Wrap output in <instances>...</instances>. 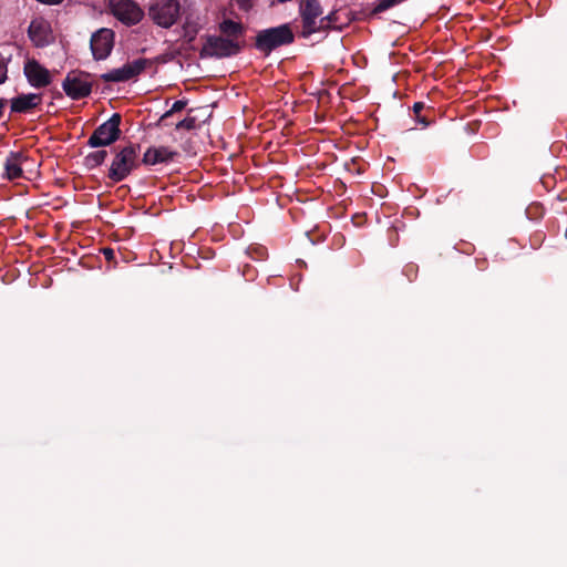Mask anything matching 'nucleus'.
<instances>
[{"mask_svg":"<svg viewBox=\"0 0 567 567\" xmlns=\"http://www.w3.org/2000/svg\"><path fill=\"white\" fill-rule=\"evenodd\" d=\"M140 148L138 144L131 143L115 153L107 173V177L113 183L124 181L133 171L140 167Z\"/></svg>","mask_w":567,"mask_h":567,"instance_id":"nucleus-1","label":"nucleus"},{"mask_svg":"<svg viewBox=\"0 0 567 567\" xmlns=\"http://www.w3.org/2000/svg\"><path fill=\"white\" fill-rule=\"evenodd\" d=\"M295 42V34L289 23L260 30L255 39V48L269 55L274 50L290 45Z\"/></svg>","mask_w":567,"mask_h":567,"instance_id":"nucleus-2","label":"nucleus"},{"mask_svg":"<svg viewBox=\"0 0 567 567\" xmlns=\"http://www.w3.org/2000/svg\"><path fill=\"white\" fill-rule=\"evenodd\" d=\"M244 43L235 39H226L223 35H206V41L199 51L202 59H224L237 55L241 52Z\"/></svg>","mask_w":567,"mask_h":567,"instance_id":"nucleus-3","label":"nucleus"},{"mask_svg":"<svg viewBox=\"0 0 567 567\" xmlns=\"http://www.w3.org/2000/svg\"><path fill=\"white\" fill-rule=\"evenodd\" d=\"M122 116L114 113L107 121L99 125L87 140V145L93 148L110 146L115 143L122 134L120 128Z\"/></svg>","mask_w":567,"mask_h":567,"instance_id":"nucleus-4","label":"nucleus"},{"mask_svg":"<svg viewBox=\"0 0 567 567\" xmlns=\"http://www.w3.org/2000/svg\"><path fill=\"white\" fill-rule=\"evenodd\" d=\"M181 13L178 0H155L148 8V16L158 27L168 29L177 22Z\"/></svg>","mask_w":567,"mask_h":567,"instance_id":"nucleus-5","label":"nucleus"},{"mask_svg":"<svg viewBox=\"0 0 567 567\" xmlns=\"http://www.w3.org/2000/svg\"><path fill=\"white\" fill-rule=\"evenodd\" d=\"M110 12L124 25L132 27L140 23L144 11L134 0H107Z\"/></svg>","mask_w":567,"mask_h":567,"instance_id":"nucleus-6","label":"nucleus"},{"mask_svg":"<svg viewBox=\"0 0 567 567\" xmlns=\"http://www.w3.org/2000/svg\"><path fill=\"white\" fill-rule=\"evenodd\" d=\"M323 9L319 0H307L299 4V16L301 19L302 30L300 37L310 38L318 32L319 18L322 16Z\"/></svg>","mask_w":567,"mask_h":567,"instance_id":"nucleus-7","label":"nucleus"},{"mask_svg":"<svg viewBox=\"0 0 567 567\" xmlns=\"http://www.w3.org/2000/svg\"><path fill=\"white\" fill-rule=\"evenodd\" d=\"M153 64L152 60L140 58L125 63L122 68L113 69L101 75L104 82H126L137 78L144 70Z\"/></svg>","mask_w":567,"mask_h":567,"instance_id":"nucleus-8","label":"nucleus"},{"mask_svg":"<svg viewBox=\"0 0 567 567\" xmlns=\"http://www.w3.org/2000/svg\"><path fill=\"white\" fill-rule=\"evenodd\" d=\"M83 76L89 78V73L71 71L62 82V89L72 100H81L89 96L92 92V83Z\"/></svg>","mask_w":567,"mask_h":567,"instance_id":"nucleus-9","label":"nucleus"},{"mask_svg":"<svg viewBox=\"0 0 567 567\" xmlns=\"http://www.w3.org/2000/svg\"><path fill=\"white\" fill-rule=\"evenodd\" d=\"M114 39L115 33L109 28H101L92 34L90 48L96 61L105 60L111 54Z\"/></svg>","mask_w":567,"mask_h":567,"instance_id":"nucleus-10","label":"nucleus"},{"mask_svg":"<svg viewBox=\"0 0 567 567\" xmlns=\"http://www.w3.org/2000/svg\"><path fill=\"white\" fill-rule=\"evenodd\" d=\"M23 73L29 84L35 89L45 87L52 82L50 71L35 59H28L25 61Z\"/></svg>","mask_w":567,"mask_h":567,"instance_id":"nucleus-11","label":"nucleus"},{"mask_svg":"<svg viewBox=\"0 0 567 567\" xmlns=\"http://www.w3.org/2000/svg\"><path fill=\"white\" fill-rule=\"evenodd\" d=\"M28 35L37 48H45L52 42L50 24L43 19H34L28 28Z\"/></svg>","mask_w":567,"mask_h":567,"instance_id":"nucleus-12","label":"nucleus"},{"mask_svg":"<svg viewBox=\"0 0 567 567\" xmlns=\"http://www.w3.org/2000/svg\"><path fill=\"white\" fill-rule=\"evenodd\" d=\"M28 159L24 152H9L3 163V177L8 181H16L23 177L22 164Z\"/></svg>","mask_w":567,"mask_h":567,"instance_id":"nucleus-13","label":"nucleus"},{"mask_svg":"<svg viewBox=\"0 0 567 567\" xmlns=\"http://www.w3.org/2000/svg\"><path fill=\"white\" fill-rule=\"evenodd\" d=\"M42 95L37 93L19 94L10 100L11 113L27 114L39 107Z\"/></svg>","mask_w":567,"mask_h":567,"instance_id":"nucleus-14","label":"nucleus"},{"mask_svg":"<svg viewBox=\"0 0 567 567\" xmlns=\"http://www.w3.org/2000/svg\"><path fill=\"white\" fill-rule=\"evenodd\" d=\"M176 155H177V153L172 151L167 146H159V147L151 146L144 153L141 163H143L145 165H156V164L168 163V162L173 161Z\"/></svg>","mask_w":567,"mask_h":567,"instance_id":"nucleus-15","label":"nucleus"},{"mask_svg":"<svg viewBox=\"0 0 567 567\" xmlns=\"http://www.w3.org/2000/svg\"><path fill=\"white\" fill-rule=\"evenodd\" d=\"M219 31L224 38L239 41V39L244 37L246 29L240 22H236L231 19H224L219 23Z\"/></svg>","mask_w":567,"mask_h":567,"instance_id":"nucleus-16","label":"nucleus"},{"mask_svg":"<svg viewBox=\"0 0 567 567\" xmlns=\"http://www.w3.org/2000/svg\"><path fill=\"white\" fill-rule=\"evenodd\" d=\"M412 111L415 121L421 124L423 128L427 127L433 122L430 115H432L434 111L432 107H426L424 102H415L412 106Z\"/></svg>","mask_w":567,"mask_h":567,"instance_id":"nucleus-17","label":"nucleus"},{"mask_svg":"<svg viewBox=\"0 0 567 567\" xmlns=\"http://www.w3.org/2000/svg\"><path fill=\"white\" fill-rule=\"evenodd\" d=\"M107 157V151L105 150H99L89 153L84 157V165L89 169L96 168L97 166L102 165Z\"/></svg>","mask_w":567,"mask_h":567,"instance_id":"nucleus-18","label":"nucleus"},{"mask_svg":"<svg viewBox=\"0 0 567 567\" xmlns=\"http://www.w3.org/2000/svg\"><path fill=\"white\" fill-rule=\"evenodd\" d=\"M187 105V101L186 100H178L176 102H174V104L172 105V107L166 111L158 120L157 122V126H166L168 125V118L177 113V112H182Z\"/></svg>","mask_w":567,"mask_h":567,"instance_id":"nucleus-19","label":"nucleus"},{"mask_svg":"<svg viewBox=\"0 0 567 567\" xmlns=\"http://www.w3.org/2000/svg\"><path fill=\"white\" fill-rule=\"evenodd\" d=\"M336 21V13L331 12L326 17H320L319 23H318V32H326L330 29L331 23Z\"/></svg>","mask_w":567,"mask_h":567,"instance_id":"nucleus-20","label":"nucleus"},{"mask_svg":"<svg viewBox=\"0 0 567 567\" xmlns=\"http://www.w3.org/2000/svg\"><path fill=\"white\" fill-rule=\"evenodd\" d=\"M196 127V117L187 116L175 124L176 130L192 131Z\"/></svg>","mask_w":567,"mask_h":567,"instance_id":"nucleus-21","label":"nucleus"},{"mask_svg":"<svg viewBox=\"0 0 567 567\" xmlns=\"http://www.w3.org/2000/svg\"><path fill=\"white\" fill-rule=\"evenodd\" d=\"M8 63L9 60L0 53V85L8 80Z\"/></svg>","mask_w":567,"mask_h":567,"instance_id":"nucleus-22","label":"nucleus"},{"mask_svg":"<svg viewBox=\"0 0 567 567\" xmlns=\"http://www.w3.org/2000/svg\"><path fill=\"white\" fill-rule=\"evenodd\" d=\"M404 275L412 281L417 274V266L414 264H408L403 269Z\"/></svg>","mask_w":567,"mask_h":567,"instance_id":"nucleus-23","label":"nucleus"},{"mask_svg":"<svg viewBox=\"0 0 567 567\" xmlns=\"http://www.w3.org/2000/svg\"><path fill=\"white\" fill-rule=\"evenodd\" d=\"M237 6L243 11H249L254 6V0H235Z\"/></svg>","mask_w":567,"mask_h":567,"instance_id":"nucleus-24","label":"nucleus"},{"mask_svg":"<svg viewBox=\"0 0 567 567\" xmlns=\"http://www.w3.org/2000/svg\"><path fill=\"white\" fill-rule=\"evenodd\" d=\"M103 255H104L106 260H112L115 257L114 250L111 249V248H104L103 249Z\"/></svg>","mask_w":567,"mask_h":567,"instance_id":"nucleus-25","label":"nucleus"},{"mask_svg":"<svg viewBox=\"0 0 567 567\" xmlns=\"http://www.w3.org/2000/svg\"><path fill=\"white\" fill-rule=\"evenodd\" d=\"M7 103H8L7 99L0 97V118L4 114V110H6Z\"/></svg>","mask_w":567,"mask_h":567,"instance_id":"nucleus-26","label":"nucleus"}]
</instances>
